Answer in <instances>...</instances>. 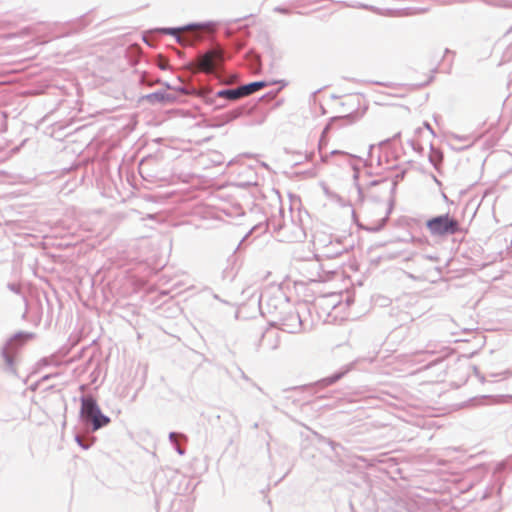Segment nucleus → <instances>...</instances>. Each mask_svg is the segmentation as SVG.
Segmentation results:
<instances>
[{"label":"nucleus","instance_id":"nucleus-1","mask_svg":"<svg viewBox=\"0 0 512 512\" xmlns=\"http://www.w3.org/2000/svg\"><path fill=\"white\" fill-rule=\"evenodd\" d=\"M426 228L432 236H446L460 232V223L449 214L433 217L426 222Z\"/></svg>","mask_w":512,"mask_h":512},{"label":"nucleus","instance_id":"nucleus-2","mask_svg":"<svg viewBox=\"0 0 512 512\" xmlns=\"http://www.w3.org/2000/svg\"><path fill=\"white\" fill-rule=\"evenodd\" d=\"M204 27L200 25H188L178 28H162V34H170L177 38L182 45H194L202 40Z\"/></svg>","mask_w":512,"mask_h":512},{"label":"nucleus","instance_id":"nucleus-3","mask_svg":"<svg viewBox=\"0 0 512 512\" xmlns=\"http://www.w3.org/2000/svg\"><path fill=\"white\" fill-rule=\"evenodd\" d=\"M223 62L220 49H212L200 55L194 64L193 72L212 73Z\"/></svg>","mask_w":512,"mask_h":512},{"label":"nucleus","instance_id":"nucleus-4","mask_svg":"<svg viewBox=\"0 0 512 512\" xmlns=\"http://www.w3.org/2000/svg\"><path fill=\"white\" fill-rule=\"evenodd\" d=\"M82 413L92 422L93 430H98L110 422V419L102 414L95 400L90 397L82 399Z\"/></svg>","mask_w":512,"mask_h":512},{"label":"nucleus","instance_id":"nucleus-5","mask_svg":"<svg viewBox=\"0 0 512 512\" xmlns=\"http://www.w3.org/2000/svg\"><path fill=\"white\" fill-rule=\"evenodd\" d=\"M266 86L265 82H253L244 86H241L242 95L248 96Z\"/></svg>","mask_w":512,"mask_h":512},{"label":"nucleus","instance_id":"nucleus-6","mask_svg":"<svg viewBox=\"0 0 512 512\" xmlns=\"http://www.w3.org/2000/svg\"><path fill=\"white\" fill-rule=\"evenodd\" d=\"M218 95L220 97H224V98H227L230 100H236V99L243 97L241 87H239L237 89L221 91L218 93Z\"/></svg>","mask_w":512,"mask_h":512},{"label":"nucleus","instance_id":"nucleus-7","mask_svg":"<svg viewBox=\"0 0 512 512\" xmlns=\"http://www.w3.org/2000/svg\"><path fill=\"white\" fill-rule=\"evenodd\" d=\"M433 79V75L432 74H428L426 75L425 79H423L422 81H419L415 84V86L417 87H422V86H426L428 85Z\"/></svg>","mask_w":512,"mask_h":512},{"label":"nucleus","instance_id":"nucleus-8","mask_svg":"<svg viewBox=\"0 0 512 512\" xmlns=\"http://www.w3.org/2000/svg\"><path fill=\"white\" fill-rule=\"evenodd\" d=\"M384 222H385V218H381L375 225L369 226V227H367V229L378 230L384 225Z\"/></svg>","mask_w":512,"mask_h":512},{"label":"nucleus","instance_id":"nucleus-9","mask_svg":"<svg viewBox=\"0 0 512 512\" xmlns=\"http://www.w3.org/2000/svg\"><path fill=\"white\" fill-rule=\"evenodd\" d=\"M176 449L178 450V452H179L180 454H182V453H183V451L180 449V447H179V445H178L177 443H176Z\"/></svg>","mask_w":512,"mask_h":512}]
</instances>
